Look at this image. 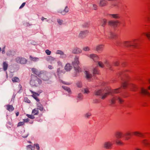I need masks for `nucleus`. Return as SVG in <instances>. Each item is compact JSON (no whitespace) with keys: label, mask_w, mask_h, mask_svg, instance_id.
I'll return each mask as SVG.
<instances>
[{"label":"nucleus","mask_w":150,"mask_h":150,"mask_svg":"<svg viewBox=\"0 0 150 150\" xmlns=\"http://www.w3.org/2000/svg\"><path fill=\"white\" fill-rule=\"evenodd\" d=\"M69 11V8L67 7H65L63 11L61 12L60 13L63 15H65L66 13Z\"/></svg>","instance_id":"nucleus-25"},{"label":"nucleus","mask_w":150,"mask_h":150,"mask_svg":"<svg viewBox=\"0 0 150 150\" xmlns=\"http://www.w3.org/2000/svg\"><path fill=\"white\" fill-rule=\"evenodd\" d=\"M104 45L103 44H100L97 45L96 47V50L97 51H102Z\"/></svg>","instance_id":"nucleus-15"},{"label":"nucleus","mask_w":150,"mask_h":150,"mask_svg":"<svg viewBox=\"0 0 150 150\" xmlns=\"http://www.w3.org/2000/svg\"><path fill=\"white\" fill-rule=\"evenodd\" d=\"M46 54L48 55H50L51 54V52L48 50H47L45 51Z\"/></svg>","instance_id":"nucleus-48"},{"label":"nucleus","mask_w":150,"mask_h":150,"mask_svg":"<svg viewBox=\"0 0 150 150\" xmlns=\"http://www.w3.org/2000/svg\"><path fill=\"white\" fill-rule=\"evenodd\" d=\"M25 2H24L21 4V6L20 7L19 9H21L25 5Z\"/></svg>","instance_id":"nucleus-52"},{"label":"nucleus","mask_w":150,"mask_h":150,"mask_svg":"<svg viewBox=\"0 0 150 150\" xmlns=\"http://www.w3.org/2000/svg\"><path fill=\"white\" fill-rule=\"evenodd\" d=\"M24 124V122H18V126H20L21 125H23Z\"/></svg>","instance_id":"nucleus-47"},{"label":"nucleus","mask_w":150,"mask_h":150,"mask_svg":"<svg viewBox=\"0 0 150 150\" xmlns=\"http://www.w3.org/2000/svg\"><path fill=\"white\" fill-rule=\"evenodd\" d=\"M49 57L50 58V59H53V60L54 59V57H53L51 56H49Z\"/></svg>","instance_id":"nucleus-63"},{"label":"nucleus","mask_w":150,"mask_h":150,"mask_svg":"<svg viewBox=\"0 0 150 150\" xmlns=\"http://www.w3.org/2000/svg\"><path fill=\"white\" fill-rule=\"evenodd\" d=\"M62 88L64 90L67 91L68 93H71V90L69 88L65 86H63Z\"/></svg>","instance_id":"nucleus-31"},{"label":"nucleus","mask_w":150,"mask_h":150,"mask_svg":"<svg viewBox=\"0 0 150 150\" xmlns=\"http://www.w3.org/2000/svg\"><path fill=\"white\" fill-rule=\"evenodd\" d=\"M89 23H88L86 22L84 23L82 25L83 27L84 28H86L89 26Z\"/></svg>","instance_id":"nucleus-41"},{"label":"nucleus","mask_w":150,"mask_h":150,"mask_svg":"<svg viewBox=\"0 0 150 150\" xmlns=\"http://www.w3.org/2000/svg\"><path fill=\"white\" fill-rule=\"evenodd\" d=\"M37 107L38 110H39L40 111H42L43 110V105L40 103L38 102L37 103Z\"/></svg>","instance_id":"nucleus-22"},{"label":"nucleus","mask_w":150,"mask_h":150,"mask_svg":"<svg viewBox=\"0 0 150 150\" xmlns=\"http://www.w3.org/2000/svg\"><path fill=\"white\" fill-rule=\"evenodd\" d=\"M48 74L46 71H40V74L39 76L44 80H47L49 79V77Z\"/></svg>","instance_id":"nucleus-4"},{"label":"nucleus","mask_w":150,"mask_h":150,"mask_svg":"<svg viewBox=\"0 0 150 150\" xmlns=\"http://www.w3.org/2000/svg\"><path fill=\"white\" fill-rule=\"evenodd\" d=\"M119 23L118 21H110L108 22V24L109 25L112 26L116 25L118 23Z\"/></svg>","instance_id":"nucleus-19"},{"label":"nucleus","mask_w":150,"mask_h":150,"mask_svg":"<svg viewBox=\"0 0 150 150\" xmlns=\"http://www.w3.org/2000/svg\"><path fill=\"white\" fill-rule=\"evenodd\" d=\"M59 83H60V84H68V83H67V82H66L62 80H59Z\"/></svg>","instance_id":"nucleus-45"},{"label":"nucleus","mask_w":150,"mask_h":150,"mask_svg":"<svg viewBox=\"0 0 150 150\" xmlns=\"http://www.w3.org/2000/svg\"><path fill=\"white\" fill-rule=\"evenodd\" d=\"M122 132H117L115 133V136L117 139L116 140L115 142L118 145L122 146L124 144V143L120 139L122 137Z\"/></svg>","instance_id":"nucleus-2"},{"label":"nucleus","mask_w":150,"mask_h":150,"mask_svg":"<svg viewBox=\"0 0 150 150\" xmlns=\"http://www.w3.org/2000/svg\"><path fill=\"white\" fill-rule=\"evenodd\" d=\"M5 53V47H4L2 49V53L3 54H4Z\"/></svg>","instance_id":"nucleus-53"},{"label":"nucleus","mask_w":150,"mask_h":150,"mask_svg":"<svg viewBox=\"0 0 150 150\" xmlns=\"http://www.w3.org/2000/svg\"><path fill=\"white\" fill-rule=\"evenodd\" d=\"M106 4V2L105 0H101L100 1L99 5L101 6H104Z\"/></svg>","instance_id":"nucleus-29"},{"label":"nucleus","mask_w":150,"mask_h":150,"mask_svg":"<svg viewBox=\"0 0 150 150\" xmlns=\"http://www.w3.org/2000/svg\"><path fill=\"white\" fill-rule=\"evenodd\" d=\"M83 98V96L82 94L81 93H79L77 96V100L78 101L81 100Z\"/></svg>","instance_id":"nucleus-28"},{"label":"nucleus","mask_w":150,"mask_h":150,"mask_svg":"<svg viewBox=\"0 0 150 150\" xmlns=\"http://www.w3.org/2000/svg\"><path fill=\"white\" fill-rule=\"evenodd\" d=\"M32 113L34 115H38L39 113L38 109L36 108L33 109L32 110Z\"/></svg>","instance_id":"nucleus-23"},{"label":"nucleus","mask_w":150,"mask_h":150,"mask_svg":"<svg viewBox=\"0 0 150 150\" xmlns=\"http://www.w3.org/2000/svg\"><path fill=\"white\" fill-rule=\"evenodd\" d=\"M130 133L129 132H127L125 135V140H127L130 139L129 137L130 135Z\"/></svg>","instance_id":"nucleus-30"},{"label":"nucleus","mask_w":150,"mask_h":150,"mask_svg":"<svg viewBox=\"0 0 150 150\" xmlns=\"http://www.w3.org/2000/svg\"><path fill=\"white\" fill-rule=\"evenodd\" d=\"M141 92L144 95H147L150 96V93L148 92L146 89L144 88H141Z\"/></svg>","instance_id":"nucleus-17"},{"label":"nucleus","mask_w":150,"mask_h":150,"mask_svg":"<svg viewBox=\"0 0 150 150\" xmlns=\"http://www.w3.org/2000/svg\"><path fill=\"white\" fill-rule=\"evenodd\" d=\"M67 57V55L64 54V52H63V54H61L60 56V57L62 58H65Z\"/></svg>","instance_id":"nucleus-43"},{"label":"nucleus","mask_w":150,"mask_h":150,"mask_svg":"<svg viewBox=\"0 0 150 150\" xmlns=\"http://www.w3.org/2000/svg\"><path fill=\"white\" fill-rule=\"evenodd\" d=\"M124 45L126 47H129L130 46H134V45L132 42L126 41L124 43Z\"/></svg>","instance_id":"nucleus-16"},{"label":"nucleus","mask_w":150,"mask_h":150,"mask_svg":"<svg viewBox=\"0 0 150 150\" xmlns=\"http://www.w3.org/2000/svg\"><path fill=\"white\" fill-rule=\"evenodd\" d=\"M91 115V112H88L84 115V116L86 118H88Z\"/></svg>","instance_id":"nucleus-38"},{"label":"nucleus","mask_w":150,"mask_h":150,"mask_svg":"<svg viewBox=\"0 0 150 150\" xmlns=\"http://www.w3.org/2000/svg\"><path fill=\"white\" fill-rule=\"evenodd\" d=\"M23 122H29L30 121V119L28 118L26 119H23Z\"/></svg>","instance_id":"nucleus-54"},{"label":"nucleus","mask_w":150,"mask_h":150,"mask_svg":"<svg viewBox=\"0 0 150 150\" xmlns=\"http://www.w3.org/2000/svg\"><path fill=\"white\" fill-rule=\"evenodd\" d=\"M89 33V31L88 30H84L81 31L80 32L78 37L81 38H84L86 35Z\"/></svg>","instance_id":"nucleus-6"},{"label":"nucleus","mask_w":150,"mask_h":150,"mask_svg":"<svg viewBox=\"0 0 150 150\" xmlns=\"http://www.w3.org/2000/svg\"><path fill=\"white\" fill-rule=\"evenodd\" d=\"M104 63L105 64H108V62L107 61H106Z\"/></svg>","instance_id":"nucleus-64"},{"label":"nucleus","mask_w":150,"mask_h":150,"mask_svg":"<svg viewBox=\"0 0 150 150\" xmlns=\"http://www.w3.org/2000/svg\"><path fill=\"white\" fill-rule=\"evenodd\" d=\"M6 54H7V55H8V56H10L12 55V52L10 50L8 51L6 53Z\"/></svg>","instance_id":"nucleus-49"},{"label":"nucleus","mask_w":150,"mask_h":150,"mask_svg":"<svg viewBox=\"0 0 150 150\" xmlns=\"http://www.w3.org/2000/svg\"><path fill=\"white\" fill-rule=\"evenodd\" d=\"M142 144L145 147L150 148V141L146 139H144L142 142Z\"/></svg>","instance_id":"nucleus-11"},{"label":"nucleus","mask_w":150,"mask_h":150,"mask_svg":"<svg viewBox=\"0 0 150 150\" xmlns=\"http://www.w3.org/2000/svg\"><path fill=\"white\" fill-rule=\"evenodd\" d=\"M97 6L95 4L93 5V8L94 10H96L97 9Z\"/></svg>","instance_id":"nucleus-57"},{"label":"nucleus","mask_w":150,"mask_h":150,"mask_svg":"<svg viewBox=\"0 0 150 150\" xmlns=\"http://www.w3.org/2000/svg\"><path fill=\"white\" fill-rule=\"evenodd\" d=\"M27 149H30L31 150H34V147L32 146L31 145H29L27 146Z\"/></svg>","instance_id":"nucleus-46"},{"label":"nucleus","mask_w":150,"mask_h":150,"mask_svg":"<svg viewBox=\"0 0 150 150\" xmlns=\"http://www.w3.org/2000/svg\"><path fill=\"white\" fill-rule=\"evenodd\" d=\"M89 89L90 88L88 87H86L83 88L82 91L84 94H88L90 92Z\"/></svg>","instance_id":"nucleus-20"},{"label":"nucleus","mask_w":150,"mask_h":150,"mask_svg":"<svg viewBox=\"0 0 150 150\" xmlns=\"http://www.w3.org/2000/svg\"><path fill=\"white\" fill-rule=\"evenodd\" d=\"M72 68V66L69 63H67V64L64 67V69L67 71H70Z\"/></svg>","instance_id":"nucleus-14"},{"label":"nucleus","mask_w":150,"mask_h":150,"mask_svg":"<svg viewBox=\"0 0 150 150\" xmlns=\"http://www.w3.org/2000/svg\"><path fill=\"white\" fill-rule=\"evenodd\" d=\"M64 52L61 50H58L56 51V54H60V55L63 54Z\"/></svg>","instance_id":"nucleus-44"},{"label":"nucleus","mask_w":150,"mask_h":150,"mask_svg":"<svg viewBox=\"0 0 150 150\" xmlns=\"http://www.w3.org/2000/svg\"><path fill=\"white\" fill-rule=\"evenodd\" d=\"M98 65L101 68H104L105 67V65L103 63L100 61H99L98 62Z\"/></svg>","instance_id":"nucleus-37"},{"label":"nucleus","mask_w":150,"mask_h":150,"mask_svg":"<svg viewBox=\"0 0 150 150\" xmlns=\"http://www.w3.org/2000/svg\"><path fill=\"white\" fill-rule=\"evenodd\" d=\"M82 52V50L78 47L74 48L72 51V52L74 54H79L81 53Z\"/></svg>","instance_id":"nucleus-10"},{"label":"nucleus","mask_w":150,"mask_h":150,"mask_svg":"<svg viewBox=\"0 0 150 150\" xmlns=\"http://www.w3.org/2000/svg\"><path fill=\"white\" fill-rule=\"evenodd\" d=\"M16 59L17 63L21 64H25L27 62V60L25 59L19 57L16 58Z\"/></svg>","instance_id":"nucleus-9"},{"label":"nucleus","mask_w":150,"mask_h":150,"mask_svg":"<svg viewBox=\"0 0 150 150\" xmlns=\"http://www.w3.org/2000/svg\"><path fill=\"white\" fill-rule=\"evenodd\" d=\"M103 23L102 24V26H104L107 22V20L106 19H103Z\"/></svg>","instance_id":"nucleus-51"},{"label":"nucleus","mask_w":150,"mask_h":150,"mask_svg":"<svg viewBox=\"0 0 150 150\" xmlns=\"http://www.w3.org/2000/svg\"><path fill=\"white\" fill-rule=\"evenodd\" d=\"M46 18H45L44 17H42L41 18V19L42 21H44L45 19H46Z\"/></svg>","instance_id":"nucleus-61"},{"label":"nucleus","mask_w":150,"mask_h":150,"mask_svg":"<svg viewBox=\"0 0 150 150\" xmlns=\"http://www.w3.org/2000/svg\"><path fill=\"white\" fill-rule=\"evenodd\" d=\"M116 100H118L120 103H122L123 101V100L120 97L117 96L114 97L111 100V103L114 104L115 103Z\"/></svg>","instance_id":"nucleus-7"},{"label":"nucleus","mask_w":150,"mask_h":150,"mask_svg":"<svg viewBox=\"0 0 150 150\" xmlns=\"http://www.w3.org/2000/svg\"><path fill=\"white\" fill-rule=\"evenodd\" d=\"M30 59L31 61L34 62L37 61L39 59L38 58L33 57L31 56H30Z\"/></svg>","instance_id":"nucleus-27"},{"label":"nucleus","mask_w":150,"mask_h":150,"mask_svg":"<svg viewBox=\"0 0 150 150\" xmlns=\"http://www.w3.org/2000/svg\"><path fill=\"white\" fill-rule=\"evenodd\" d=\"M118 63L117 62H115L114 63V65L116 66H118Z\"/></svg>","instance_id":"nucleus-60"},{"label":"nucleus","mask_w":150,"mask_h":150,"mask_svg":"<svg viewBox=\"0 0 150 150\" xmlns=\"http://www.w3.org/2000/svg\"><path fill=\"white\" fill-rule=\"evenodd\" d=\"M108 16L112 17V18H118V15L117 14H109L108 15Z\"/></svg>","instance_id":"nucleus-32"},{"label":"nucleus","mask_w":150,"mask_h":150,"mask_svg":"<svg viewBox=\"0 0 150 150\" xmlns=\"http://www.w3.org/2000/svg\"><path fill=\"white\" fill-rule=\"evenodd\" d=\"M6 109L9 112H11L14 110V108L11 105H6Z\"/></svg>","instance_id":"nucleus-18"},{"label":"nucleus","mask_w":150,"mask_h":150,"mask_svg":"<svg viewBox=\"0 0 150 150\" xmlns=\"http://www.w3.org/2000/svg\"><path fill=\"white\" fill-rule=\"evenodd\" d=\"M58 64L59 65L62 66V63L60 61H58L57 62Z\"/></svg>","instance_id":"nucleus-59"},{"label":"nucleus","mask_w":150,"mask_h":150,"mask_svg":"<svg viewBox=\"0 0 150 150\" xmlns=\"http://www.w3.org/2000/svg\"><path fill=\"white\" fill-rule=\"evenodd\" d=\"M34 146H35L36 148L38 150H40L39 149L40 147L39 146V144H35L34 145Z\"/></svg>","instance_id":"nucleus-50"},{"label":"nucleus","mask_w":150,"mask_h":150,"mask_svg":"<svg viewBox=\"0 0 150 150\" xmlns=\"http://www.w3.org/2000/svg\"><path fill=\"white\" fill-rule=\"evenodd\" d=\"M93 74H96L98 73V69L96 67H94L93 70Z\"/></svg>","instance_id":"nucleus-40"},{"label":"nucleus","mask_w":150,"mask_h":150,"mask_svg":"<svg viewBox=\"0 0 150 150\" xmlns=\"http://www.w3.org/2000/svg\"><path fill=\"white\" fill-rule=\"evenodd\" d=\"M84 74L86 79L89 81H91L93 75L89 69H84Z\"/></svg>","instance_id":"nucleus-3"},{"label":"nucleus","mask_w":150,"mask_h":150,"mask_svg":"<svg viewBox=\"0 0 150 150\" xmlns=\"http://www.w3.org/2000/svg\"><path fill=\"white\" fill-rule=\"evenodd\" d=\"M87 56L89 57L90 58L93 59L94 61H95L94 59L96 58L97 59H98L99 57L96 54H87Z\"/></svg>","instance_id":"nucleus-13"},{"label":"nucleus","mask_w":150,"mask_h":150,"mask_svg":"<svg viewBox=\"0 0 150 150\" xmlns=\"http://www.w3.org/2000/svg\"><path fill=\"white\" fill-rule=\"evenodd\" d=\"M25 101H26L28 103H30V100H29L28 99H25Z\"/></svg>","instance_id":"nucleus-58"},{"label":"nucleus","mask_w":150,"mask_h":150,"mask_svg":"<svg viewBox=\"0 0 150 150\" xmlns=\"http://www.w3.org/2000/svg\"><path fill=\"white\" fill-rule=\"evenodd\" d=\"M32 71L33 73L37 75L39 77V76L40 74V72H39L37 69L34 68L32 69Z\"/></svg>","instance_id":"nucleus-21"},{"label":"nucleus","mask_w":150,"mask_h":150,"mask_svg":"<svg viewBox=\"0 0 150 150\" xmlns=\"http://www.w3.org/2000/svg\"><path fill=\"white\" fill-rule=\"evenodd\" d=\"M37 81L38 82V83H42L41 80L38 78H37Z\"/></svg>","instance_id":"nucleus-55"},{"label":"nucleus","mask_w":150,"mask_h":150,"mask_svg":"<svg viewBox=\"0 0 150 150\" xmlns=\"http://www.w3.org/2000/svg\"><path fill=\"white\" fill-rule=\"evenodd\" d=\"M133 134L136 136L139 137H143V134L138 132H133Z\"/></svg>","instance_id":"nucleus-24"},{"label":"nucleus","mask_w":150,"mask_h":150,"mask_svg":"<svg viewBox=\"0 0 150 150\" xmlns=\"http://www.w3.org/2000/svg\"><path fill=\"white\" fill-rule=\"evenodd\" d=\"M8 64L6 62H4L3 64V67L4 70L6 71L7 69Z\"/></svg>","instance_id":"nucleus-26"},{"label":"nucleus","mask_w":150,"mask_h":150,"mask_svg":"<svg viewBox=\"0 0 150 150\" xmlns=\"http://www.w3.org/2000/svg\"><path fill=\"white\" fill-rule=\"evenodd\" d=\"M32 93H33V95H32V96L35 100H36L38 102L39 101V100L37 96H38L39 95L40 93L41 92H42V91L40 92L39 93H38L33 92L32 91H31Z\"/></svg>","instance_id":"nucleus-12"},{"label":"nucleus","mask_w":150,"mask_h":150,"mask_svg":"<svg viewBox=\"0 0 150 150\" xmlns=\"http://www.w3.org/2000/svg\"><path fill=\"white\" fill-rule=\"evenodd\" d=\"M119 92L120 90L119 89L112 90L109 88H106L96 90L95 94L96 96H101V98L104 99L108 95L111 94L112 93H117Z\"/></svg>","instance_id":"nucleus-1"},{"label":"nucleus","mask_w":150,"mask_h":150,"mask_svg":"<svg viewBox=\"0 0 150 150\" xmlns=\"http://www.w3.org/2000/svg\"><path fill=\"white\" fill-rule=\"evenodd\" d=\"M26 115L28 117L31 119H34V118H35L34 115H33L32 114V115H29L28 114H27Z\"/></svg>","instance_id":"nucleus-39"},{"label":"nucleus","mask_w":150,"mask_h":150,"mask_svg":"<svg viewBox=\"0 0 150 150\" xmlns=\"http://www.w3.org/2000/svg\"><path fill=\"white\" fill-rule=\"evenodd\" d=\"M57 22L60 25H62L63 24V21L60 19H57Z\"/></svg>","instance_id":"nucleus-42"},{"label":"nucleus","mask_w":150,"mask_h":150,"mask_svg":"<svg viewBox=\"0 0 150 150\" xmlns=\"http://www.w3.org/2000/svg\"><path fill=\"white\" fill-rule=\"evenodd\" d=\"M48 68L50 69H53V67L52 66V65H49L48 66Z\"/></svg>","instance_id":"nucleus-56"},{"label":"nucleus","mask_w":150,"mask_h":150,"mask_svg":"<svg viewBox=\"0 0 150 150\" xmlns=\"http://www.w3.org/2000/svg\"><path fill=\"white\" fill-rule=\"evenodd\" d=\"M143 34L146 36L149 40H150V31L144 33Z\"/></svg>","instance_id":"nucleus-35"},{"label":"nucleus","mask_w":150,"mask_h":150,"mask_svg":"<svg viewBox=\"0 0 150 150\" xmlns=\"http://www.w3.org/2000/svg\"><path fill=\"white\" fill-rule=\"evenodd\" d=\"M12 81L13 82H18L20 81L19 79L17 77H14L12 79Z\"/></svg>","instance_id":"nucleus-33"},{"label":"nucleus","mask_w":150,"mask_h":150,"mask_svg":"<svg viewBox=\"0 0 150 150\" xmlns=\"http://www.w3.org/2000/svg\"><path fill=\"white\" fill-rule=\"evenodd\" d=\"M79 59V56H75L73 61L72 62V64L74 66H77L79 64L80 62Z\"/></svg>","instance_id":"nucleus-8"},{"label":"nucleus","mask_w":150,"mask_h":150,"mask_svg":"<svg viewBox=\"0 0 150 150\" xmlns=\"http://www.w3.org/2000/svg\"><path fill=\"white\" fill-rule=\"evenodd\" d=\"M113 144L112 142L107 141L105 142L103 144V147L106 149H110L112 148Z\"/></svg>","instance_id":"nucleus-5"},{"label":"nucleus","mask_w":150,"mask_h":150,"mask_svg":"<svg viewBox=\"0 0 150 150\" xmlns=\"http://www.w3.org/2000/svg\"><path fill=\"white\" fill-rule=\"evenodd\" d=\"M19 113L18 112H17L16 113V116H18L19 115Z\"/></svg>","instance_id":"nucleus-62"},{"label":"nucleus","mask_w":150,"mask_h":150,"mask_svg":"<svg viewBox=\"0 0 150 150\" xmlns=\"http://www.w3.org/2000/svg\"><path fill=\"white\" fill-rule=\"evenodd\" d=\"M83 50L85 52H88L90 50V48L89 47L85 46L83 47Z\"/></svg>","instance_id":"nucleus-34"},{"label":"nucleus","mask_w":150,"mask_h":150,"mask_svg":"<svg viewBox=\"0 0 150 150\" xmlns=\"http://www.w3.org/2000/svg\"><path fill=\"white\" fill-rule=\"evenodd\" d=\"M75 71L77 72H81V68L79 67L74 66Z\"/></svg>","instance_id":"nucleus-36"}]
</instances>
